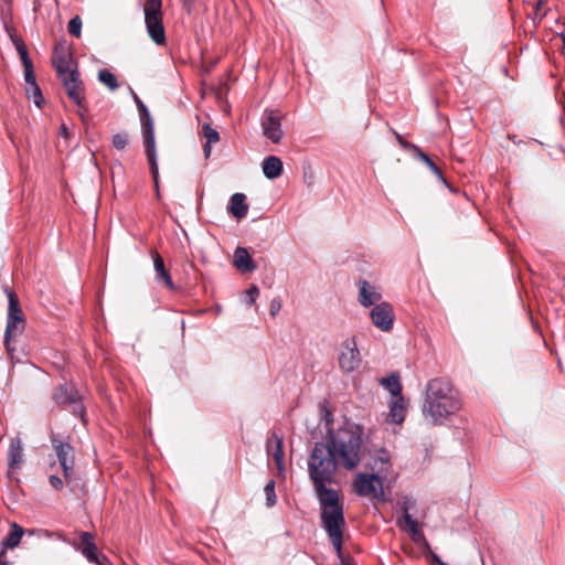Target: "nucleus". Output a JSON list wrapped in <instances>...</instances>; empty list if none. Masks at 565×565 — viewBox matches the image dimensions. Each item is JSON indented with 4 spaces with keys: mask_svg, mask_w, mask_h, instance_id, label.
I'll return each mask as SVG.
<instances>
[{
    "mask_svg": "<svg viewBox=\"0 0 565 565\" xmlns=\"http://www.w3.org/2000/svg\"><path fill=\"white\" fill-rule=\"evenodd\" d=\"M340 467L323 441L316 443L308 458V473L320 505L321 526L326 531L337 555H342L343 533L347 526L343 502L339 491L329 486Z\"/></svg>",
    "mask_w": 565,
    "mask_h": 565,
    "instance_id": "nucleus-1",
    "label": "nucleus"
},
{
    "mask_svg": "<svg viewBox=\"0 0 565 565\" xmlns=\"http://www.w3.org/2000/svg\"><path fill=\"white\" fill-rule=\"evenodd\" d=\"M462 407L460 392L447 377H435L427 382L424 391L422 413L433 425H443Z\"/></svg>",
    "mask_w": 565,
    "mask_h": 565,
    "instance_id": "nucleus-2",
    "label": "nucleus"
},
{
    "mask_svg": "<svg viewBox=\"0 0 565 565\" xmlns=\"http://www.w3.org/2000/svg\"><path fill=\"white\" fill-rule=\"evenodd\" d=\"M363 428L352 422H345L337 429H328L324 445L339 460L340 467L354 470L364 459Z\"/></svg>",
    "mask_w": 565,
    "mask_h": 565,
    "instance_id": "nucleus-3",
    "label": "nucleus"
},
{
    "mask_svg": "<svg viewBox=\"0 0 565 565\" xmlns=\"http://www.w3.org/2000/svg\"><path fill=\"white\" fill-rule=\"evenodd\" d=\"M134 99L136 102L140 122H141V132L145 146V153L150 167L151 177L153 179V183L156 190H159V169L157 162V151H156V140H154V125L153 119L143 104V102L138 97V95L134 94Z\"/></svg>",
    "mask_w": 565,
    "mask_h": 565,
    "instance_id": "nucleus-4",
    "label": "nucleus"
},
{
    "mask_svg": "<svg viewBox=\"0 0 565 565\" xmlns=\"http://www.w3.org/2000/svg\"><path fill=\"white\" fill-rule=\"evenodd\" d=\"M6 294L8 297V318L4 331V345L8 353L12 356L14 348L11 347V339L24 331L26 321L17 294L8 288Z\"/></svg>",
    "mask_w": 565,
    "mask_h": 565,
    "instance_id": "nucleus-5",
    "label": "nucleus"
},
{
    "mask_svg": "<svg viewBox=\"0 0 565 565\" xmlns=\"http://www.w3.org/2000/svg\"><path fill=\"white\" fill-rule=\"evenodd\" d=\"M162 0H146L143 6L145 23L148 35L157 45L166 44Z\"/></svg>",
    "mask_w": 565,
    "mask_h": 565,
    "instance_id": "nucleus-6",
    "label": "nucleus"
},
{
    "mask_svg": "<svg viewBox=\"0 0 565 565\" xmlns=\"http://www.w3.org/2000/svg\"><path fill=\"white\" fill-rule=\"evenodd\" d=\"M384 477L375 472H360L353 479V490L359 497L371 498L376 501H384Z\"/></svg>",
    "mask_w": 565,
    "mask_h": 565,
    "instance_id": "nucleus-7",
    "label": "nucleus"
},
{
    "mask_svg": "<svg viewBox=\"0 0 565 565\" xmlns=\"http://www.w3.org/2000/svg\"><path fill=\"white\" fill-rule=\"evenodd\" d=\"M402 521L405 523L403 530L409 533L413 542L423 548L425 555L429 558L433 565H448L431 551L430 545L426 540L423 531L420 530L418 522L412 518L407 509H405Z\"/></svg>",
    "mask_w": 565,
    "mask_h": 565,
    "instance_id": "nucleus-8",
    "label": "nucleus"
},
{
    "mask_svg": "<svg viewBox=\"0 0 565 565\" xmlns=\"http://www.w3.org/2000/svg\"><path fill=\"white\" fill-rule=\"evenodd\" d=\"M53 399L60 406H70L72 408V413L75 416H78L84 424L86 423L85 406L82 402V397L78 394V391L74 386H68L65 384L60 385L53 393Z\"/></svg>",
    "mask_w": 565,
    "mask_h": 565,
    "instance_id": "nucleus-9",
    "label": "nucleus"
},
{
    "mask_svg": "<svg viewBox=\"0 0 565 565\" xmlns=\"http://www.w3.org/2000/svg\"><path fill=\"white\" fill-rule=\"evenodd\" d=\"M338 363L343 373H352L360 367L362 356L354 337L348 338L341 343Z\"/></svg>",
    "mask_w": 565,
    "mask_h": 565,
    "instance_id": "nucleus-10",
    "label": "nucleus"
},
{
    "mask_svg": "<svg viewBox=\"0 0 565 565\" xmlns=\"http://www.w3.org/2000/svg\"><path fill=\"white\" fill-rule=\"evenodd\" d=\"M282 115L276 109H266L262 118L263 135L273 143H279L284 137Z\"/></svg>",
    "mask_w": 565,
    "mask_h": 565,
    "instance_id": "nucleus-11",
    "label": "nucleus"
},
{
    "mask_svg": "<svg viewBox=\"0 0 565 565\" xmlns=\"http://www.w3.org/2000/svg\"><path fill=\"white\" fill-rule=\"evenodd\" d=\"M51 441L63 470L64 478L66 481H70L74 473V449L68 443L62 441L55 436L51 437Z\"/></svg>",
    "mask_w": 565,
    "mask_h": 565,
    "instance_id": "nucleus-12",
    "label": "nucleus"
},
{
    "mask_svg": "<svg viewBox=\"0 0 565 565\" xmlns=\"http://www.w3.org/2000/svg\"><path fill=\"white\" fill-rule=\"evenodd\" d=\"M60 77L66 88L67 96L78 107V115L83 117L86 108L84 106V86L83 82L79 79L78 72L74 71Z\"/></svg>",
    "mask_w": 565,
    "mask_h": 565,
    "instance_id": "nucleus-13",
    "label": "nucleus"
},
{
    "mask_svg": "<svg viewBox=\"0 0 565 565\" xmlns=\"http://www.w3.org/2000/svg\"><path fill=\"white\" fill-rule=\"evenodd\" d=\"M372 323L382 331H390L393 328L395 315L388 302H380L370 312Z\"/></svg>",
    "mask_w": 565,
    "mask_h": 565,
    "instance_id": "nucleus-14",
    "label": "nucleus"
},
{
    "mask_svg": "<svg viewBox=\"0 0 565 565\" xmlns=\"http://www.w3.org/2000/svg\"><path fill=\"white\" fill-rule=\"evenodd\" d=\"M52 63L57 72L58 76H62L64 74L75 71V70H72L73 58H72L71 51L63 43H58L54 47Z\"/></svg>",
    "mask_w": 565,
    "mask_h": 565,
    "instance_id": "nucleus-15",
    "label": "nucleus"
},
{
    "mask_svg": "<svg viewBox=\"0 0 565 565\" xmlns=\"http://www.w3.org/2000/svg\"><path fill=\"white\" fill-rule=\"evenodd\" d=\"M370 468L380 476L387 478L392 463H391V455L387 449L380 448L374 451L371 457V461L369 463Z\"/></svg>",
    "mask_w": 565,
    "mask_h": 565,
    "instance_id": "nucleus-16",
    "label": "nucleus"
},
{
    "mask_svg": "<svg viewBox=\"0 0 565 565\" xmlns=\"http://www.w3.org/2000/svg\"><path fill=\"white\" fill-rule=\"evenodd\" d=\"M381 298L382 295L375 286L371 285L366 280L359 281V302L363 307L369 308L371 306H375Z\"/></svg>",
    "mask_w": 565,
    "mask_h": 565,
    "instance_id": "nucleus-17",
    "label": "nucleus"
},
{
    "mask_svg": "<svg viewBox=\"0 0 565 565\" xmlns=\"http://www.w3.org/2000/svg\"><path fill=\"white\" fill-rule=\"evenodd\" d=\"M267 455L273 457L277 468L282 469L284 466V440L281 436L273 433L266 443Z\"/></svg>",
    "mask_w": 565,
    "mask_h": 565,
    "instance_id": "nucleus-18",
    "label": "nucleus"
},
{
    "mask_svg": "<svg viewBox=\"0 0 565 565\" xmlns=\"http://www.w3.org/2000/svg\"><path fill=\"white\" fill-rule=\"evenodd\" d=\"M23 463V446L19 437H14L10 441L8 449V466L11 470H18Z\"/></svg>",
    "mask_w": 565,
    "mask_h": 565,
    "instance_id": "nucleus-19",
    "label": "nucleus"
},
{
    "mask_svg": "<svg viewBox=\"0 0 565 565\" xmlns=\"http://www.w3.org/2000/svg\"><path fill=\"white\" fill-rule=\"evenodd\" d=\"M152 259L157 280L162 281L169 290H174L175 286L172 281L170 273L164 266V262L161 255L157 252H153Z\"/></svg>",
    "mask_w": 565,
    "mask_h": 565,
    "instance_id": "nucleus-20",
    "label": "nucleus"
},
{
    "mask_svg": "<svg viewBox=\"0 0 565 565\" xmlns=\"http://www.w3.org/2000/svg\"><path fill=\"white\" fill-rule=\"evenodd\" d=\"M81 552L88 562L97 561L98 550L95 544V537L90 532H82L79 534Z\"/></svg>",
    "mask_w": 565,
    "mask_h": 565,
    "instance_id": "nucleus-21",
    "label": "nucleus"
},
{
    "mask_svg": "<svg viewBox=\"0 0 565 565\" xmlns=\"http://www.w3.org/2000/svg\"><path fill=\"white\" fill-rule=\"evenodd\" d=\"M228 212L238 220L244 218L248 212L246 195L243 193L233 194L230 199Z\"/></svg>",
    "mask_w": 565,
    "mask_h": 565,
    "instance_id": "nucleus-22",
    "label": "nucleus"
},
{
    "mask_svg": "<svg viewBox=\"0 0 565 565\" xmlns=\"http://www.w3.org/2000/svg\"><path fill=\"white\" fill-rule=\"evenodd\" d=\"M262 168L265 177L267 179L274 180L280 177L282 173V161L276 156H269L264 159Z\"/></svg>",
    "mask_w": 565,
    "mask_h": 565,
    "instance_id": "nucleus-23",
    "label": "nucleus"
},
{
    "mask_svg": "<svg viewBox=\"0 0 565 565\" xmlns=\"http://www.w3.org/2000/svg\"><path fill=\"white\" fill-rule=\"evenodd\" d=\"M234 265L241 271L247 273L255 269L252 256L245 247H237L234 252Z\"/></svg>",
    "mask_w": 565,
    "mask_h": 565,
    "instance_id": "nucleus-24",
    "label": "nucleus"
},
{
    "mask_svg": "<svg viewBox=\"0 0 565 565\" xmlns=\"http://www.w3.org/2000/svg\"><path fill=\"white\" fill-rule=\"evenodd\" d=\"M406 406L403 396L393 398L390 404L388 419L394 424H402L405 419Z\"/></svg>",
    "mask_w": 565,
    "mask_h": 565,
    "instance_id": "nucleus-25",
    "label": "nucleus"
},
{
    "mask_svg": "<svg viewBox=\"0 0 565 565\" xmlns=\"http://www.w3.org/2000/svg\"><path fill=\"white\" fill-rule=\"evenodd\" d=\"M23 534H24L23 527L17 523H12L11 531L7 535V537L1 542L0 548H3V551L7 552L8 548L17 547L20 544Z\"/></svg>",
    "mask_w": 565,
    "mask_h": 565,
    "instance_id": "nucleus-26",
    "label": "nucleus"
},
{
    "mask_svg": "<svg viewBox=\"0 0 565 565\" xmlns=\"http://www.w3.org/2000/svg\"><path fill=\"white\" fill-rule=\"evenodd\" d=\"M380 383L392 394L393 398L402 397V384L397 373H392L391 375L381 379Z\"/></svg>",
    "mask_w": 565,
    "mask_h": 565,
    "instance_id": "nucleus-27",
    "label": "nucleus"
},
{
    "mask_svg": "<svg viewBox=\"0 0 565 565\" xmlns=\"http://www.w3.org/2000/svg\"><path fill=\"white\" fill-rule=\"evenodd\" d=\"M98 79L110 90H116L119 86L116 76L106 68L98 72Z\"/></svg>",
    "mask_w": 565,
    "mask_h": 565,
    "instance_id": "nucleus-28",
    "label": "nucleus"
},
{
    "mask_svg": "<svg viewBox=\"0 0 565 565\" xmlns=\"http://www.w3.org/2000/svg\"><path fill=\"white\" fill-rule=\"evenodd\" d=\"M26 95L30 99H33L36 107L41 108L44 104V97L38 84L25 86Z\"/></svg>",
    "mask_w": 565,
    "mask_h": 565,
    "instance_id": "nucleus-29",
    "label": "nucleus"
},
{
    "mask_svg": "<svg viewBox=\"0 0 565 565\" xmlns=\"http://www.w3.org/2000/svg\"><path fill=\"white\" fill-rule=\"evenodd\" d=\"M416 158L426 163L429 170L437 175L439 179H443L441 170L437 167V164L419 148V151H416L414 154Z\"/></svg>",
    "mask_w": 565,
    "mask_h": 565,
    "instance_id": "nucleus-30",
    "label": "nucleus"
},
{
    "mask_svg": "<svg viewBox=\"0 0 565 565\" xmlns=\"http://www.w3.org/2000/svg\"><path fill=\"white\" fill-rule=\"evenodd\" d=\"M129 143V135L126 131L117 132L113 136L111 145L117 150H124Z\"/></svg>",
    "mask_w": 565,
    "mask_h": 565,
    "instance_id": "nucleus-31",
    "label": "nucleus"
},
{
    "mask_svg": "<svg viewBox=\"0 0 565 565\" xmlns=\"http://www.w3.org/2000/svg\"><path fill=\"white\" fill-rule=\"evenodd\" d=\"M203 136L209 143H216L220 140L218 132L212 128L209 124H204L202 127Z\"/></svg>",
    "mask_w": 565,
    "mask_h": 565,
    "instance_id": "nucleus-32",
    "label": "nucleus"
},
{
    "mask_svg": "<svg viewBox=\"0 0 565 565\" xmlns=\"http://www.w3.org/2000/svg\"><path fill=\"white\" fill-rule=\"evenodd\" d=\"M68 33L75 38L81 36V30H82V20L78 15L72 18L68 22Z\"/></svg>",
    "mask_w": 565,
    "mask_h": 565,
    "instance_id": "nucleus-33",
    "label": "nucleus"
},
{
    "mask_svg": "<svg viewBox=\"0 0 565 565\" xmlns=\"http://www.w3.org/2000/svg\"><path fill=\"white\" fill-rule=\"evenodd\" d=\"M265 494H266V501L267 505L271 507L276 503V494H275V481L269 480L267 484L265 486Z\"/></svg>",
    "mask_w": 565,
    "mask_h": 565,
    "instance_id": "nucleus-34",
    "label": "nucleus"
},
{
    "mask_svg": "<svg viewBox=\"0 0 565 565\" xmlns=\"http://www.w3.org/2000/svg\"><path fill=\"white\" fill-rule=\"evenodd\" d=\"M17 51H18V53L20 55V58H21L22 64H23V67L32 65V61L29 57V53H28L26 46H25V44H24V42L22 40H19L18 50Z\"/></svg>",
    "mask_w": 565,
    "mask_h": 565,
    "instance_id": "nucleus-35",
    "label": "nucleus"
},
{
    "mask_svg": "<svg viewBox=\"0 0 565 565\" xmlns=\"http://www.w3.org/2000/svg\"><path fill=\"white\" fill-rule=\"evenodd\" d=\"M17 51H18V53L20 55V58H21L22 64H23V67L32 65V61L29 57V53H28L26 46H25V44H24V42L22 40H19L18 50Z\"/></svg>",
    "mask_w": 565,
    "mask_h": 565,
    "instance_id": "nucleus-36",
    "label": "nucleus"
},
{
    "mask_svg": "<svg viewBox=\"0 0 565 565\" xmlns=\"http://www.w3.org/2000/svg\"><path fill=\"white\" fill-rule=\"evenodd\" d=\"M394 134H395V137H396V139H397L398 145H399L403 149H405V150H412L414 153H415L416 151H419V147H418V146H416V145H414V143H412V142L407 141V140H405V139H404L399 134H397V132H394Z\"/></svg>",
    "mask_w": 565,
    "mask_h": 565,
    "instance_id": "nucleus-37",
    "label": "nucleus"
},
{
    "mask_svg": "<svg viewBox=\"0 0 565 565\" xmlns=\"http://www.w3.org/2000/svg\"><path fill=\"white\" fill-rule=\"evenodd\" d=\"M321 412H322V420L324 422V425L327 427V430L328 429H333L331 427L332 423H333V415H332V412L327 407V405H322L321 406Z\"/></svg>",
    "mask_w": 565,
    "mask_h": 565,
    "instance_id": "nucleus-38",
    "label": "nucleus"
},
{
    "mask_svg": "<svg viewBox=\"0 0 565 565\" xmlns=\"http://www.w3.org/2000/svg\"><path fill=\"white\" fill-rule=\"evenodd\" d=\"M245 295H246V303L248 306H252L257 297L259 296V290L256 286H252L250 288H248L246 291H245Z\"/></svg>",
    "mask_w": 565,
    "mask_h": 565,
    "instance_id": "nucleus-39",
    "label": "nucleus"
},
{
    "mask_svg": "<svg viewBox=\"0 0 565 565\" xmlns=\"http://www.w3.org/2000/svg\"><path fill=\"white\" fill-rule=\"evenodd\" d=\"M24 78H25V86H32L36 84L35 75L33 72V65L24 66Z\"/></svg>",
    "mask_w": 565,
    "mask_h": 565,
    "instance_id": "nucleus-40",
    "label": "nucleus"
},
{
    "mask_svg": "<svg viewBox=\"0 0 565 565\" xmlns=\"http://www.w3.org/2000/svg\"><path fill=\"white\" fill-rule=\"evenodd\" d=\"M281 309V301L278 298H274L269 305V313L275 317Z\"/></svg>",
    "mask_w": 565,
    "mask_h": 565,
    "instance_id": "nucleus-41",
    "label": "nucleus"
},
{
    "mask_svg": "<svg viewBox=\"0 0 565 565\" xmlns=\"http://www.w3.org/2000/svg\"><path fill=\"white\" fill-rule=\"evenodd\" d=\"M50 484L52 486V488H54L57 491L62 490V488H63V481L57 476L50 477Z\"/></svg>",
    "mask_w": 565,
    "mask_h": 565,
    "instance_id": "nucleus-42",
    "label": "nucleus"
},
{
    "mask_svg": "<svg viewBox=\"0 0 565 565\" xmlns=\"http://www.w3.org/2000/svg\"><path fill=\"white\" fill-rule=\"evenodd\" d=\"M90 563H94L96 565H110L109 559L105 555L99 554V553H98L97 561H90Z\"/></svg>",
    "mask_w": 565,
    "mask_h": 565,
    "instance_id": "nucleus-43",
    "label": "nucleus"
},
{
    "mask_svg": "<svg viewBox=\"0 0 565 565\" xmlns=\"http://www.w3.org/2000/svg\"><path fill=\"white\" fill-rule=\"evenodd\" d=\"M0 565H9L7 552L3 548H0Z\"/></svg>",
    "mask_w": 565,
    "mask_h": 565,
    "instance_id": "nucleus-44",
    "label": "nucleus"
},
{
    "mask_svg": "<svg viewBox=\"0 0 565 565\" xmlns=\"http://www.w3.org/2000/svg\"><path fill=\"white\" fill-rule=\"evenodd\" d=\"M213 143H209V142H205L204 147H203V151H204V156L205 158H209L210 154H211V146Z\"/></svg>",
    "mask_w": 565,
    "mask_h": 565,
    "instance_id": "nucleus-45",
    "label": "nucleus"
},
{
    "mask_svg": "<svg viewBox=\"0 0 565 565\" xmlns=\"http://www.w3.org/2000/svg\"><path fill=\"white\" fill-rule=\"evenodd\" d=\"M61 135L65 138L68 137V130H67V127L65 125H62L61 126Z\"/></svg>",
    "mask_w": 565,
    "mask_h": 565,
    "instance_id": "nucleus-46",
    "label": "nucleus"
},
{
    "mask_svg": "<svg viewBox=\"0 0 565 565\" xmlns=\"http://www.w3.org/2000/svg\"><path fill=\"white\" fill-rule=\"evenodd\" d=\"M11 39H12V42L14 43V45H15V49L18 50L19 40H22V39L19 38V36H11Z\"/></svg>",
    "mask_w": 565,
    "mask_h": 565,
    "instance_id": "nucleus-47",
    "label": "nucleus"
},
{
    "mask_svg": "<svg viewBox=\"0 0 565 565\" xmlns=\"http://www.w3.org/2000/svg\"><path fill=\"white\" fill-rule=\"evenodd\" d=\"M543 6V0H539L536 3V13L540 12L541 7Z\"/></svg>",
    "mask_w": 565,
    "mask_h": 565,
    "instance_id": "nucleus-48",
    "label": "nucleus"
},
{
    "mask_svg": "<svg viewBox=\"0 0 565 565\" xmlns=\"http://www.w3.org/2000/svg\"><path fill=\"white\" fill-rule=\"evenodd\" d=\"M561 38L563 41V50H565V31L561 33Z\"/></svg>",
    "mask_w": 565,
    "mask_h": 565,
    "instance_id": "nucleus-49",
    "label": "nucleus"
}]
</instances>
